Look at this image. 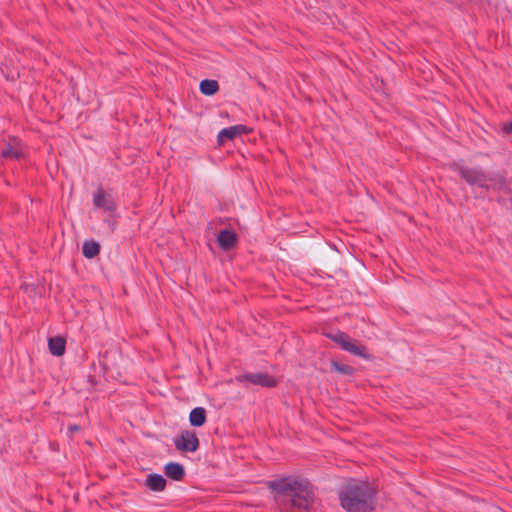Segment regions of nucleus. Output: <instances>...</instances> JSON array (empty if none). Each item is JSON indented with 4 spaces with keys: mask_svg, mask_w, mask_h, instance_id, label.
Returning <instances> with one entry per match:
<instances>
[{
    "mask_svg": "<svg viewBox=\"0 0 512 512\" xmlns=\"http://www.w3.org/2000/svg\"><path fill=\"white\" fill-rule=\"evenodd\" d=\"M266 485L282 512H310L314 506V486L307 478L282 476L267 481Z\"/></svg>",
    "mask_w": 512,
    "mask_h": 512,
    "instance_id": "1",
    "label": "nucleus"
},
{
    "mask_svg": "<svg viewBox=\"0 0 512 512\" xmlns=\"http://www.w3.org/2000/svg\"><path fill=\"white\" fill-rule=\"evenodd\" d=\"M377 494V485L367 480L351 478L338 491V499L346 512H373L377 504Z\"/></svg>",
    "mask_w": 512,
    "mask_h": 512,
    "instance_id": "2",
    "label": "nucleus"
},
{
    "mask_svg": "<svg viewBox=\"0 0 512 512\" xmlns=\"http://www.w3.org/2000/svg\"><path fill=\"white\" fill-rule=\"evenodd\" d=\"M451 168L470 186H476L488 190V182L493 180L492 175L484 171L481 167H468L454 162L451 165Z\"/></svg>",
    "mask_w": 512,
    "mask_h": 512,
    "instance_id": "3",
    "label": "nucleus"
},
{
    "mask_svg": "<svg viewBox=\"0 0 512 512\" xmlns=\"http://www.w3.org/2000/svg\"><path fill=\"white\" fill-rule=\"evenodd\" d=\"M235 380L242 385H246L247 383H249L252 385H257L265 388H273L276 387L278 384L277 379L266 372H246L237 375L235 377Z\"/></svg>",
    "mask_w": 512,
    "mask_h": 512,
    "instance_id": "4",
    "label": "nucleus"
},
{
    "mask_svg": "<svg viewBox=\"0 0 512 512\" xmlns=\"http://www.w3.org/2000/svg\"><path fill=\"white\" fill-rule=\"evenodd\" d=\"M175 448L180 452H196L200 447L197 433L194 430H182L174 438Z\"/></svg>",
    "mask_w": 512,
    "mask_h": 512,
    "instance_id": "5",
    "label": "nucleus"
},
{
    "mask_svg": "<svg viewBox=\"0 0 512 512\" xmlns=\"http://www.w3.org/2000/svg\"><path fill=\"white\" fill-rule=\"evenodd\" d=\"M93 205L95 208L101 209L110 215L117 210L116 198L102 186H99L93 193Z\"/></svg>",
    "mask_w": 512,
    "mask_h": 512,
    "instance_id": "6",
    "label": "nucleus"
},
{
    "mask_svg": "<svg viewBox=\"0 0 512 512\" xmlns=\"http://www.w3.org/2000/svg\"><path fill=\"white\" fill-rule=\"evenodd\" d=\"M0 157L5 160H19L23 157L20 141L16 137H10L0 150Z\"/></svg>",
    "mask_w": 512,
    "mask_h": 512,
    "instance_id": "7",
    "label": "nucleus"
},
{
    "mask_svg": "<svg viewBox=\"0 0 512 512\" xmlns=\"http://www.w3.org/2000/svg\"><path fill=\"white\" fill-rule=\"evenodd\" d=\"M237 242V234L230 229L221 230L217 236V243L219 247L224 251H228L234 248Z\"/></svg>",
    "mask_w": 512,
    "mask_h": 512,
    "instance_id": "8",
    "label": "nucleus"
},
{
    "mask_svg": "<svg viewBox=\"0 0 512 512\" xmlns=\"http://www.w3.org/2000/svg\"><path fill=\"white\" fill-rule=\"evenodd\" d=\"M247 133V127L245 125H234L227 128H223L217 136L219 144H224L226 140H234L237 136Z\"/></svg>",
    "mask_w": 512,
    "mask_h": 512,
    "instance_id": "9",
    "label": "nucleus"
},
{
    "mask_svg": "<svg viewBox=\"0 0 512 512\" xmlns=\"http://www.w3.org/2000/svg\"><path fill=\"white\" fill-rule=\"evenodd\" d=\"M144 484L153 492H162L166 488L167 480L161 474L151 473L147 475Z\"/></svg>",
    "mask_w": 512,
    "mask_h": 512,
    "instance_id": "10",
    "label": "nucleus"
},
{
    "mask_svg": "<svg viewBox=\"0 0 512 512\" xmlns=\"http://www.w3.org/2000/svg\"><path fill=\"white\" fill-rule=\"evenodd\" d=\"M164 473L174 481H181L186 475L184 466L178 462H168L165 464Z\"/></svg>",
    "mask_w": 512,
    "mask_h": 512,
    "instance_id": "11",
    "label": "nucleus"
},
{
    "mask_svg": "<svg viewBox=\"0 0 512 512\" xmlns=\"http://www.w3.org/2000/svg\"><path fill=\"white\" fill-rule=\"evenodd\" d=\"M48 349L53 356H62L66 351V340L61 336L50 337L48 339Z\"/></svg>",
    "mask_w": 512,
    "mask_h": 512,
    "instance_id": "12",
    "label": "nucleus"
},
{
    "mask_svg": "<svg viewBox=\"0 0 512 512\" xmlns=\"http://www.w3.org/2000/svg\"><path fill=\"white\" fill-rule=\"evenodd\" d=\"M207 420V413L203 407H195L189 414V423L192 427H201Z\"/></svg>",
    "mask_w": 512,
    "mask_h": 512,
    "instance_id": "13",
    "label": "nucleus"
},
{
    "mask_svg": "<svg viewBox=\"0 0 512 512\" xmlns=\"http://www.w3.org/2000/svg\"><path fill=\"white\" fill-rule=\"evenodd\" d=\"M101 250L100 244L95 240H86L82 246L83 256L87 259H93L99 255Z\"/></svg>",
    "mask_w": 512,
    "mask_h": 512,
    "instance_id": "14",
    "label": "nucleus"
},
{
    "mask_svg": "<svg viewBox=\"0 0 512 512\" xmlns=\"http://www.w3.org/2000/svg\"><path fill=\"white\" fill-rule=\"evenodd\" d=\"M344 351H347L355 356L361 357L363 359H369L370 355L367 352V348L364 345L359 344L358 341L351 340L349 341L346 349Z\"/></svg>",
    "mask_w": 512,
    "mask_h": 512,
    "instance_id": "15",
    "label": "nucleus"
},
{
    "mask_svg": "<svg viewBox=\"0 0 512 512\" xmlns=\"http://www.w3.org/2000/svg\"><path fill=\"white\" fill-rule=\"evenodd\" d=\"M200 92L205 96H213L219 91V84L213 79H204L199 85Z\"/></svg>",
    "mask_w": 512,
    "mask_h": 512,
    "instance_id": "16",
    "label": "nucleus"
},
{
    "mask_svg": "<svg viewBox=\"0 0 512 512\" xmlns=\"http://www.w3.org/2000/svg\"><path fill=\"white\" fill-rule=\"evenodd\" d=\"M326 337L339 345L343 350L346 349L349 341L351 340V337L347 333L341 331H337L336 333H328L326 334Z\"/></svg>",
    "mask_w": 512,
    "mask_h": 512,
    "instance_id": "17",
    "label": "nucleus"
},
{
    "mask_svg": "<svg viewBox=\"0 0 512 512\" xmlns=\"http://www.w3.org/2000/svg\"><path fill=\"white\" fill-rule=\"evenodd\" d=\"M331 368L333 370H335L336 372L340 373V374H343V375H353L354 372H355V369L348 365V364H343V363H340L338 361H332L331 362Z\"/></svg>",
    "mask_w": 512,
    "mask_h": 512,
    "instance_id": "18",
    "label": "nucleus"
},
{
    "mask_svg": "<svg viewBox=\"0 0 512 512\" xmlns=\"http://www.w3.org/2000/svg\"><path fill=\"white\" fill-rule=\"evenodd\" d=\"M503 132L505 134H511L512 133V122L505 123L502 128Z\"/></svg>",
    "mask_w": 512,
    "mask_h": 512,
    "instance_id": "19",
    "label": "nucleus"
},
{
    "mask_svg": "<svg viewBox=\"0 0 512 512\" xmlns=\"http://www.w3.org/2000/svg\"><path fill=\"white\" fill-rule=\"evenodd\" d=\"M79 429H80V426L76 425V424L69 426V430L72 431V432L78 431Z\"/></svg>",
    "mask_w": 512,
    "mask_h": 512,
    "instance_id": "20",
    "label": "nucleus"
},
{
    "mask_svg": "<svg viewBox=\"0 0 512 512\" xmlns=\"http://www.w3.org/2000/svg\"><path fill=\"white\" fill-rule=\"evenodd\" d=\"M118 356H119V353H118V351L116 350V351H115V358H117Z\"/></svg>",
    "mask_w": 512,
    "mask_h": 512,
    "instance_id": "21",
    "label": "nucleus"
}]
</instances>
